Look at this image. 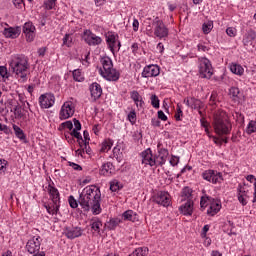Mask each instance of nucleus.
I'll return each instance as SVG.
<instances>
[{"instance_id": "f257e3e1", "label": "nucleus", "mask_w": 256, "mask_h": 256, "mask_svg": "<svg viewBox=\"0 0 256 256\" xmlns=\"http://www.w3.org/2000/svg\"><path fill=\"white\" fill-rule=\"evenodd\" d=\"M78 203L83 211H91L93 215L101 213V190L96 186H87L80 193Z\"/></svg>"}, {"instance_id": "f03ea898", "label": "nucleus", "mask_w": 256, "mask_h": 256, "mask_svg": "<svg viewBox=\"0 0 256 256\" xmlns=\"http://www.w3.org/2000/svg\"><path fill=\"white\" fill-rule=\"evenodd\" d=\"M12 73H14L16 79L25 83L27 81V75H29V58L25 55H15L12 57L9 63Z\"/></svg>"}, {"instance_id": "7ed1b4c3", "label": "nucleus", "mask_w": 256, "mask_h": 256, "mask_svg": "<svg viewBox=\"0 0 256 256\" xmlns=\"http://www.w3.org/2000/svg\"><path fill=\"white\" fill-rule=\"evenodd\" d=\"M102 68H100V75L107 79V81H119V74L118 71L113 68V61L109 57H104L101 59Z\"/></svg>"}, {"instance_id": "20e7f679", "label": "nucleus", "mask_w": 256, "mask_h": 256, "mask_svg": "<svg viewBox=\"0 0 256 256\" xmlns=\"http://www.w3.org/2000/svg\"><path fill=\"white\" fill-rule=\"evenodd\" d=\"M213 127L217 135H229L231 133V123L227 120L225 112L214 116Z\"/></svg>"}, {"instance_id": "39448f33", "label": "nucleus", "mask_w": 256, "mask_h": 256, "mask_svg": "<svg viewBox=\"0 0 256 256\" xmlns=\"http://www.w3.org/2000/svg\"><path fill=\"white\" fill-rule=\"evenodd\" d=\"M152 27L154 29V35L158 39H166L169 37V28H167L163 20L159 19V17H155L152 20Z\"/></svg>"}, {"instance_id": "423d86ee", "label": "nucleus", "mask_w": 256, "mask_h": 256, "mask_svg": "<svg viewBox=\"0 0 256 256\" xmlns=\"http://www.w3.org/2000/svg\"><path fill=\"white\" fill-rule=\"evenodd\" d=\"M199 73L202 79H211L213 76V66L209 59L205 57L199 58Z\"/></svg>"}, {"instance_id": "0eeeda50", "label": "nucleus", "mask_w": 256, "mask_h": 256, "mask_svg": "<svg viewBox=\"0 0 256 256\" xmlns=\"http://www.w3.org/2000/svg\"><path fill=\"white\" fill-rule=\"evenodd\" d=\"M202 179L208 181V183L217 185V183H221V181H223V175L215 170H205L202 173Z\"/></svg>"}, {"instance_id": "6e6552de", "label": "nucleus", "mask_w": 256, "mask_h": 256, "mask_svg": "<svg viewBox=\"0 0 256 256\" xmlns=\"http://www.w3.org/2000/svg\"><path fill=\"white\" fill-rule=\"evenodd\" d=\"M73 115H75V106L73 105V102H64L60 110L61 121L69 119L70 117H73Z\"/></svg>"}, {"instance_id": "1a4fd4ad", "label": "nucleus", "mask_w": 256, "mask_h": 256, "mask_svg": "<svg viewBox=\"0 0 256 256\" xmlns=\"http://www.w3.org/2000/svg\"><path fill=\"white\" fill-rule=\"evenodd\" d=\"M82 39H84L85 43H87V45H101L103 39H101V37L96 36L95 34H93V32H91V30H85L83 35H82Z\"/></svg>"}, {"instance_id": "9d476101", "label": "nucleus", "mask_w": 256, "mask_h": 256, "mask_svg": "<svg viewBox=\"0 0 256 256\" xmlns=\"http://www.w3.org/2000/svg\"><path fill=\"white\" fill-rule=\"evenodd\" d=\"M39 104L42 109H51L55 105V95L51 93L42 94L39 97Z\"/></svg>"}, {"instance_id": "9b49d317", "label": "nucleus", "mask_w": 256, "mask_h": 256, "mask_svg": "<svg viewBox=\"0 0 256 256\" xmlns=\"http://www.w3.org/2000/svg\"><path fill=\"white\" fill-rule=\"evenodd\" d=\"M26 249L31 255L39 253V250L41 249V236L33 237L32 239L28 240Z\"/></svg>"}, {"instance_id": "f8f14e48", "label": "nucleus", "mask_w": 256, "mask_h": 256, "mask_svg": "<svg viewBox=\"0 0 256 256\" xmlns=\"http://www.w3.org/2000/svg\"><path fill=\"white\" fill-rule=\"evenodd\" d=\"M154 201L158 205H162V207H169L171 205V196L169 192L161 191L154 197Z\"/></svg>"}, {"instance_id": "ddd939ff", "label": "nucleus", "mask_w": 256, "mask_h": 256, "mask_svg": "<svg viewBox=\"0 0 256 256\" xmlns=\"http://www.w3.org/2000/svg\"><path fill=\"white\" fill-rule=\"evenodd\" d=\"M106 43L112 53L121 49V42L117 41V36H115V34L108 33L106 35Z\"/></svg>"}, {"instance_id": "4468645a", "label": "nucleus", "mask_w": 256, "mask_h": 256, "mask_svg": "<svg viewBox=\"0 0 256 256\" xmlns=\"http://www.w3.org/2000/svg\"><path fill=\"white\" fill-rule=\"evenodd\" d=\"M35 25H33V22H26L23 26V33L26 36V41L28 43H31L35 39Z\"/></svg>"}, {"instance_id": "2eb2a0df", "label": "nucleus", "mask_w": 256, "mask_h": 256, "mask_svg": "<svg viewBox=\"0 0 256 256\" xmlns=\"http://www.w3.org/2000/svg\"><path fill=\"white\" fill-rule=\"evenodd\" d=\"M159 73H161L159 66L152 64L144 67L142 77L149 79V77H157Z\"/></svg>"}, {"instance_id": "dca6fc26", "label": "nucleus", "mask_w": 256, "mask_h": 256, "mask_svg": "<svg viewBox=\"0 0 256 256\" xmlns=\"http://www.w3.org/2000/svg\"><path fill=\"white\" fill-rule=\"evenodd\" d=\"M143 165H150V167H155V157H153V152L151 148L144 150L141 153Z\"/></svg>"}, {"instance_id": "f3484780", "label": "nucleus", "mask_w": 256, "mask_h": 256, "mask_svg": "<svg viewBox=\"0 0 256 256\" xmlns=\"http://www.w3.org/2000/svg\"><path fill=\"white\" fill-rule=\"evenodd\" d=\"M159 155L154 156V166H162L165 165L167 161V157H169V151L165 148H161L158 151Z\"/></svg>"}, {"instance_id": "a211bd4d", "label": "nucleus", "mask_w": 256, "mask_h": 256, "mask_svg": "<svg viewBox=\"0 0 256 256\" xmlns=\"http://www.w3.org/2000/svg\"><path fill=\"white\" fill-rule=\"evenodd\" d=\"M221 211V201L213 199L209 204L207 214L211 215V217L217 215Z\"/></svg>"}, {"instance_id": "6ab92c4d", "label": "nucleus", "mask_w": 256, "mask_h": 256, "mask_svg": "<svg viewBox=\"0 0 256 256\" xmlns=\"http://www.w3.org/2000/svg\"><path fill=\"white\" fill-rule=\"evenodd\" d=\"M90 93L94 101H97L103 95V89L99 83L94 82L90 85Z\"/></svg>"}, {"instance_id": "aec40b11", "label": "nucleus", "mask_w": 256, "mask_h": 256, "mask_svg": "<svg viewBox=\"0 0 256 256\" xmlns=\"http://www.w3.org/2000/svg\"><path fill=\"white\" fill-rule=\"evenodd\" d=\"M3 35L7 37L8 39H17L19 35H21V27H10V28H5L3 31Z\"/></svg>"}, {"instance_id": "412c9836", "label": "nucleus", "mask_w": 256, "mask_h": 256, "mask_svg": "<svg viewBox=\"0 0 256 256\" xmlns=\"http://www.w3.org/2000/svg\"><path fill=\"white\" fill-rule=\"evenodd\" d=\"M65 235L68 239H76V237L83 235V230L80 227L70 228L66 230Z\"/></svg>"}, {"instance_id": "4be33fe9", "label": "nucleus", "mask_w": 256, "mask_h": 256, "mask_svg": "<svg viewBox=\"0 0 256 256\" xmlns=\"http://www.w3.org/2000/svg\"><path fill=\"white\" fill-rule=\"evenodd\" d=\"M255 40H256V32L254 30H249L243 38V45L245 46L253 45V41Z\"/></svg>"}, {"instance_id": "5701e85b", "label": "nucleus", "mask_w": 256, "mask_h": 256, "mask_svg": "<svg viewBox=\"0 0 256 256\" xmlns=\"http://www.w3.org/2000/svg\"><path fill=\"white\" fill-rule=\"evenodd\" d=\"M179 211L182 215H193V201L185 202L180 206Z\"/></svg>"}, {"instance_id": "b1692460", "label": "nucleus", "mask_w": 256, "mask_h": 256, "mask_svg": "<svg viewBox=\"0 0 256 256\" xmlns=\"http://www.w3.org/2000/svg\"><path fill=\"white\" fill-rule=\"evenodd\" d=\"M181 201H193V189L184 187L181 192Z\"/></svg>"}, {"instance_id": "393cba45", "label": "nucleus", "mask_w": 256, "mask_h": 256, "mask_svg": "<svg viewBox=\"0 0 256 256\" xmlns=\"http://www.w3.org/2000/svg\"><path fill=\"white\" fill-rule=\"evenodd\" d=\"M113 171H115V167L113 163L107 162L104 163L100 169V175H112Z\"/></svg>"}, {"instance_id": "a878e982", "label": "nucleus", "mask_w": 256, "mask_h": 256, "mask_svg": "<svg viewBox=\"0 0 256 256\" xmlns=\"http://www.w3.org/2000/svg\"><path fill=\"white\" fill-rule=\"evenodd\" d=\"M247 199H249V191H246L245 188H241L238 194V201L241 205H247Z\"/></svg>"}, {"instance_id": "bb28decb", "label": "nucleus", "mask_w": 256, "mask_h": 256, "mask_svg": "<svg viewBox=\"0 0 256 256\" xmlns=\"http://www.w3.org/2000/svg\"><path fill=\"white\" fill-rule=\"evenodd\" d=\"M48 191L50 194V197L52 199L53 203H58L59 204V190L53 186H51V184L48 186Z\"/></svg>"}, {"instance_id": "cd10ccee", "label": "nucleus", "mask_w": 256, "mask_h": 256, "mask_svg": "<svg viewBox=\"0 0 256 256\" xmlns=\"http://www.w3.org/2000/svg\"><path fill=\"white\" fill-rule=\"evenodd\" d=\"M122 219H124V221H132L135 223V221H137V213L133 210H127L122 214Z\"/></svg>"}, {"instance_id": "c85d7f7f", "label": "nucleus", "mask_w": 256, "mask_h": 256, "mask_svg": "<svg viewBox=\"0 0 256 256\" xmlns=\"http://www.w3.org/2000/svg\"><path fill=\"white\" fill-rule=\"evenodd\" d=\"M230 71L231 73H234V75H243V73H245L243 66L237 63L230 64Z\"/></svg>"}, {"instance_id": "c756f323", "label": "nucleus", "mask_w": 256, "mask_h": 256, "mask_svg": "<svg viewBox=\"0 0 256 256\" xmlns=\"http://www.w3.org/2000/svg\"><path fill=\"white\" fill-rule=\"evenodd\" d=\"M90 225H91V229H93V231H96V233H100L103 223L101 222V220H99V218H93L91 220Z\"/></svg>"}, {"instance_id": "7c9ffc66", "label": "nucleus", "mask_w": 256, "mask_h": 256, "mask_svg": "<svg viewBox=\"0 0 256 256\" xmlns=\"http://www.w3.org/2000/svg\"><path fill=\"white\" fill-rule=\"evenodd\" d=\"M147 253H149V248L140 247L136 248L129 256H147Z\"/></svg>"}, {"instance_id": "2f4dec72", "label": "nucleus", "mask_w": 256, "mask_h": 256, "mask_svg": "<svg viewBox=\"0 0 256 256\" xmlns=\"http://www.w3.org/2000/svg\"><path fill=\"white\" fill-rule=\"evenodd\" d=\"M131 99L134 100L137 107H142L143 106V99L141 98V95H139V92L132 91L131 92Z\"/></svg>"}, {"instance_id": "473e14b6", "label": "nucleus", "mask_w": 256, "mask_h": 256, "mask_svg": "<svg viewBox=\"0 0 256 256\" xmlns=\"http://www.w3.org/2000/svg\"><path fill=\"white\" fill-rule=\"evenodd\" d=\"M13 130H14V133L16 135V137L18 139H20V141H25V132H23V129H21V127L13 124Z\"/></svg>"}, {"instance_id": "72a5a7b5", "label": "nucleus", "mask_w": 256, "mask_h": 256, "mask_svg": "<svg viewBox=\"0 0 256 256\" xmlns=\"http://www.w3.org/2000/svg\"><path fill=\"white\" fill-rule=\"evenodd\" d=\"M121 223V219L119 218H112L107 224V227L110 231H114V229H117L119 227V224Z\"/></svg>"}, {"instance_id": "f704fd0d", "label": "nucleus", "mask_w": 256, "mask_h": 256, "mask_svg": "<svg viewBox=\"0 0 256 256\" xmlns=\"http://www.w3.org/2000/svg\"><path fill=\"white\" fill-rule=\"evenodd\" d=\"M213 30V21L204 22L202 25V31L205 35H209Z\"/></svg>"}, {"instance_id": "c9c22d12", "label": "nucleus", "mask_w": 256, "mask_h": 256, "mask_svg": "<svg viewBox=\"0 0 256 256\" xmlns=\"http://www.w3.org/2000/svg\"><path fill=\"white\" fill-rule=\"evenodd\" d=\"M45 207H46V211H48L49 215H57L60 205L58 203H53L52 206L48 205Z\"/></svg>"}, {"instance_id": "e433bc0d", "label": "nucleus", "mask_w": 256, "mask_h": 256, "mask_svg": "<svg viewBox=\"0 0 256 256\" xmlns=\"http://www.w3.org/2000/svg\"><path fill=\"white\" fill-rule=\"evenodd\" d=\"M71 137H75L77 139V142L79 143L80 147H83V136H81V133H79V130H72L70 133Z\"/></svg>"}, {"instance_id": "4c0bfd02", "label": "nucleus", "mask_w": 256, "mask_h": 256, "mask_svg": "<svg viewBox=\"0 0 256 256\" xmlns=\"http://www.w3.org/2000/svg\"><path fill=\"white\" fill-rule=\"evenodd\" d=\"M111 147H113V142H111V140L104 141L102 143L100 151L102 153H107V151H110Z\"/></svg>"}, {"instance_id": "58836bf2", "label": "nucleus", "mask_w": 256, "mask_h": 256, "mask_svg": "<svg viewBox=\"0 0 256 256\" xmlns=\"http://www.w3.org/2000/svg\"><path fill=\"white\" fill-rule=\"evenodd\" d=\"M212 200H213V198H211L209 196H202L201 201H200V207L202 209H205V207H207V205H210Z\"/></svg>"}, {"instance_id": "ea45409f", "label": "nucleus", "mask_w": 256, "mask_h": 256, "mask_svg": "<svg viewBox=\"0 0 256 256\" xmlns=\"http://www.w3.org/2000/svg\"><path fill=\"white\" fill-rule=\"evenodd\" d=\"M246 133L251 135V133H256V121L251 120L247 126Z\"/></svg>"}, {"instance_id": "a19ab883", "label": "nucleus", "mask_w": 256, "mask_h": 256, "mask_svg": "<svg viewBox=\"0 0 256 256\" xmlns=\"http://www.w3.org/2000/svg\"><path fill=\"white\" fill-rule=\"evenodd\" d=\"M73 79L78 81V83H81L82 81L85 80L83 77V74H81V70L77 69L73 71Z\"/></svg>"}, {"instance_id": "79ce46f5", "label": "nucleus", "mask_w": 256, "mask_h": 256, "mask_svg": "<svg viewBox=\"0 0 256 256\" xmlns=\"http://www.w3.org/2000/svg\"><path fill=\"white\" fill-rule=\"evenodd\" d=\"M190 107L191 109H199L201 107V100L197 98H190Z\"/></svg>"}, {"instance_id": "37998d69", "label": "nucleus", "mask_w": 256, "mask_h": 256, "mask_svg": "<svg viewBox=\"0 0 256 256\" xmlns=\"http://www.w3.org/2000/svg\"><path fill=\"white\" fill-rule=\"evenodd\" d=\"M71 43H73V38L71 37V34H65L63 38V45L66 47H71Z\"/></svg>"}, {"instance_id": "c03bdc74", "label": "nucleus", "mask_w": 256, "mask_h": 256, "mask_svg": "<svg viewBox=\"0 0 256 256\" xmlns=\"http://www.w3.org/2000/svg\"><path fill=\"white\" fill-rule=\"evenodd\" d=\"M150 100H151L152 107H154V109H159V97H157V95L153 94L150 97Z\"/></svg>"}, {"instance_id": "a18cd8bd", "label": "nucleus", "mask_w": 256, "mask_h": 256, "mask_svg": "<svg viewBox=\"0 0 256 256\" xmlns=\"http://www.w3.org/2000/svg\"><path fill=\"white\" fill-rule=\"evenodd\" d=\"M121 189V185H119V181L113 180L110 182V191H119Z\"/></svg>"}, {"instance_id": "49530a36", "label": "nucleus", "mask_w": 256, "mask_h": 256, "mask_svg": "<svg viewBox=\"0 0 256 256\" xmlns=\"http://www.w3.org/2000/svg\"><path fill=\"white\" fill-rule=\"evenodd\" d=\"M68 202L72 209H77V207H79V203H77V200L73 196H69Z\"/></svg>"}, {"instance_id": "de8ad7c7", "label": "nucleus", "mask_w": 256, "mask_h": 256, "mask_svg": "<svg viewBox=\"0 0 256 256\" xmlns=\"http://www.w3.org/2000/svg\"><path fill=\"white\" fill-rule=\"evenodd\" d=\"M229 93H230L231 97H234V99H235V98L239 97V93H241V92L239 91V88L231 87L229 90Z\"/></svg>"}, {"instance_id": "09e8293b", "label": "nucleus", "mask_w": 256, "mask_h": 256, "mask_svg": "<svg viewBox=\"0 0 256 256\" xmlns=\"http://www.w3.org/2000/svg\"><path fill=\"white\" fill-rule=\"evenodd\" d=\"M55 3H57V0H47L44 5L46 9L51 10L55 8Z\"/></svg>"}, {"instance_id": "8fccbe9b", "label": "nucleus", "mask_w": 256, "mask_h": 256, "mask_svg": "<svg viewBox=\"0 0 256 256\" xmlns=\"http://www.w3.org/2000/svg\"><path fill=\"white\" fill-rule=\"evenodd\" d=\"M0 75L3 79H9V73L7 72V67L0 66Z\"/></svg>"}, {"instance_id": "3c124183", "label": "nucleus", "mask_w": 256, "mask_h": 256, "mask_svg": "<svg viewBox=\"0 0 256 256\" xmlns=\"http://www.w3.org/2000/svg\"><path fill=\"white\" fill-rule=\"evenodd\" d=\"M83 135H84V139H83V142H82V147H83V145H84V147H87V145H89V141H90L89 132L87 130H85L83 132Z\"/></svg>"}, {"instance_id": "603ef678", "label": "nucleus", "mask_w": 256, "mask_h": 256, "mask_svg": "<svg viewBox=\"0 0 256 256\" xmlns=\"http://www.w3.org/2000/svg\"><path fill=\"white\" fill-rule=\"evenodd\" d=\"M226 33L229 37H235V35H237V29L233 28V27H228L226 29Z\"/></svg>"}, {"instance_id": "864d4df0", "label": "nucleus", "mask_w": 256, "mask_h": 256, "mask_svg": "<svg viewBox=\"0 0 256 256\" xmlns=\"http://www.w3.org/2000/svg\"><path fill=\"white\" fill-rule=\"evenodd\" d=\"M128 120L130 121V123H135V121H137V114L135 113V111H131L128 114Z\"/></svg>"}, {"instance_id": "5fc2aeb1", "label": "nucleus", "mask_w": 256, "mask_h": 256, "mask_svg": "<svg viewBox=\"0 0 256 256\" xmlns=\"http://www.w3.org/2000/svg\"><path fill=\"white\" fill-rule=\"evenodd\" d=\"M0 131H3V133H5V135H9L11 134V128H9L7 125L5 124H1L0 123Z\"/></svg>"}, {"instance_id": "6e6d98bb", "label": "nucleus", "mask_w": 256, "mask_h": 256, "mask_svg": "<svg viewBox=\"0 0 256 256\" xmlns=\"http://www.w3.org/2000/svg\"><path fill=\"white\" fill-rule=\"evenodd\" d=\"M61 126L64 127V129H69V131H71L73 129V122L66 121V122H63Z\"/></svg>"}, {"instance_id": "4d7b16f0", "label": "nucleus", "mask_w": 256, "mask_h": 256, "mask_svg": "<svg viewBox=\"0 0 256 256\" xmlns=\"http://www.w3.org/2000/svg\"><path fill=\"white\" fill-rule=\"evenodd\" d=\"M73 123H74V130L76 131H81V122H79V120H77V118L73 119Z\"/></svg>"}, {"instance_id": "13d9d810", "label": "nucleus", "mask_w": 256, "mask_h": 256, "mask_svg": "<svg viewBox=\"0 0 256 256\" xmlns=\"http://www.w3.org/2000/svg\"><path fill=\"white\" fill-rule=\"evenodd\" d=\"M181 116H183V110H181V107H177V114L175 115L176 121H181Z\"/></svg>"}, {"instance_id": "bf43d9fd", "label": "nucleus", "mask_w": 256, "mask_h": 256, "mask_svg": "<svg viewBox=\"0 0 256 256\" xmlns=\"http://www.w3.org/2000/svg\"><path fill=\"white\" fill-rule=\"evenodd\" d=\"M151 123L153 127H161V121L159 118H152Z\"/></svg>"}, {"instance_id": "052dcab7", "label": "nucleus", "mask_w": 256, "mask_h": 256, "mask_svg": "<svg viewBox=\"0 0 256 256\" xmlns=\"http://www.w3.org/2000/svg\"><path fill=\"white\" fill-rule=\"evenodd\" d=\"M158 119H161V121H167V115H165V112H163V110L158 111Z\"/></svg>"}, {"instance_id": "680f3d73", "label": "nucleus", "mask_w": 256, "mask_h": 256, "mask_svg": "<svg viewBox=\"0 0 256 256\" xmlns=\"http://www.w3.org/2000/svg\"><path fill=\"white\" fill-rule=\"evenodd\" d=\"M5 167H7V161L0 160V173H5Z\"/></svg>"}, {"instance_id": "e2e57ef3", "label": "nucleus", "mask_w": 256, "mask_h": 256, "mask_svg": "<svg viewBox=\"0 0 256 256\" xmlns=\"http://www.w3.org/2000/svg\"><path fill=\"white\" fill-rule=\"evenodd\" d=\"M70 167L73 168L75 171H81L83 168L79 164H75L73 162H70Z\"/></svg>"}, {"instance_id": "0e129e2a", "label": "nucleus", "mask_w": 256, "mask_h": 256, "mask_svg": "<svg viewBox=\"0 0 256 256\" xmlns=\"http://www.w3.org/2000/svg\"><path fill=\"white\" fill-rule=\"evenodd\" d=\"M198 51L205 53L206 51H209V49L207 48V46L203 45V44H198Z\"/></svg>"}, {"instance_id": "69168bd1", "label": "nucleus", "mask_w": 256, "mask_h": 256, "mask_svg": "<svg viewBox=\"0 0 256 256\" xmlns=\"http://www.w3.org/2000/svg\"><path fill=\"white\" fill-rule=\"evenodd\" d=\"M46 52H47V48H45V47H42V48L38 49L39 57H45Z\"/></svg>"}, {"instance_id": "338daca9", "label": "nucleus", "mask_w": 256, "mask_h": 256, "mask_svg": "<svg viewBox=\"0 0 256 256\" xmlns=\"http://www.w3.org/2000/svg\"><path fill=\"white\" fill-rule=\"evenodd\" d=\"M133 31H139V20L137 19L133 21Z\"/></svg>"}, {"instance_id": "774afa93", "label": "nucleus", "mask_w": 256, "mask_h": 256, "mask_svg": "<svg viewBox=\"0 0 256 256\" xmlns=\"http://www.w3.org/2000/svg\"><path fill=\"white\" fill-rule=\"evenodd\" d=\"M13 3L15 5V7L20 9L21 5H23V0H13Z\"/></svg>"}]
</instances>
